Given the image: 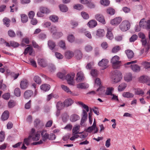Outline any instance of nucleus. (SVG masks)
I'll list each match as a JSON object with an SVG mask.
<instances>
[{"label": "nucleus", "instance_id": "680f3d73", "mask_svg": "<svg viewBox=\"0 0 150 150\" xmlns=\"http://www.w3.org/2000/svg\"><path fill=\"white\" fill-rule=\"evenodd\" d=\"M84 49L86 52H89L92 50L93 47L91 46L88 45L85 46Z\"/></svg>", "mask_w": 150, "mask_h": 150}, {"label": "nucleus", "instance_id": "7c9ffc66", "mask_svg": "<svg viewBox=\"0 0 150 150\" xmlns=\"http://www.w3.org/2000/svg\"><path fill=\"white\" fill-rule=\"evenodd\" d=\"M28 46H29L25 49L24 54H26L29 53V54L31 55L33 52V48L31 46H29V45Z\"/></svg>", "mask_w": 150, "mask_h": 150}, {"label": "nucleus", "instance_id": "412c9836", "mask_svg": "<svg viewBox=\"0 0 150 150\" xmlns=\"http://www.w3.org/2000/svg\"><path fill=\"white\" fill-rule=\"evenodd\" d=\"M125 80L129 82L131 81L132 79V76L131 73H129L126 74L124 76Z\"/></svg>", "mask_w": 150, "mask_h": 150}, {"label": "nucleus", "instance_id": "a19ab883", "mask_svg": "<svg viewBox=\"0 0 150 150\" xmlns=\"http://www.w3.org/2000/svg\"><path fill=\"white\" fill-rule=\"evenodd\" d=\"M114 88L112 87L107 88L106 91V94L107 95H112V92L113 91Z\"/></svg>", "mask_w": 150, "mask_h": 150}, {"label": "nucleus", "instance_id": "a878e982", "mask_svg": "<svg viewBox=\"0 0 150 150\" xmlns=\"http://www.w3.org/2000/svg\"><path fill=\"white\" fill-rule=\"evenodd\" d=\"M33 92L32 91L28 90L25 91L24 93V97L27 99L30 98L33 95Z\"/></svg>", "mask_w": 150, "mask_h": 150}, {"label": "nucleus", "instance_id": "473e14b6", "mask_svg": "<svg viewBox=\"0 0 150 150\" xmlns=\"http://www.w3.org/2000/svg\"><path fill=\"white\" fill-rule=\"evenodd\" d=\"M40 89L45 91H48L50 88V86L47 84H43L40 87Z\"/></svg>", "mask_w": 150, "mask_h": 150}, {"label": "nucleus", "instance_id": "bf43d9fd", "mask_svg": "<svg viewBox=\"0 0 150 150\" xmlns=\"http://www.w3.org/2000/svg\"><path fill=\"white\" fill-rule=\"evenodd\" d=\"M135 94L137 95H144V92L140 89L139 88L135 90Z\"/></svg>", "mask_w": 150, "mask_h": 150}, {"label": "nucleus", "instance_id": "f257e3e1", "mask_svg": "<svg viewBox=\"0 0 150 150\" xmlns=\"http://www.w3.org/2000/svg\"><path fill=\"white\" fill-rule=\"evenodd\" d=\"M120 57L117 55L113 57L111 60L112 67L114 69H118L121 65V62L120 61Z\"/></svg>", "mask_w": 150, "mask_h": 150}, {"label": "nucleus", "instance_id": "f03ea898", "mask_svg": "<svg viewBox=\"0 0 150 150\" xmlns=\"http://www.w3.org/2000/svg\"><path fill=\"white\" fill-rule=\"evenodd\" d=\"M111 76L112 81L115 83H117L120 81L122 79L121 73L117 70H115L112 72Z\"/></svg>", "mask_w": 150, "mask_h": 150}, {"label": "nucleus", "instance_id": "49530a36", "mask_svg": "<svg viewBox=\"0 0 150 150\" xmlns=\"http://www.w3.org/2000/svg\"><path fill=\"white\" fill-rule=\"evenodd\" d=\"M107 13L111 15H114L115 13V10L111 8H108L106 10Z\"/></svg>", "mask_w": 150, "mask_h": 150}, {"label": "nucleus", "instance_id": "09e8293b", "mask_svg": "<svg viewBox=\"0 0 150 150\" xmlns=\"http://www.w3.org/2000/svg\"><path fill=\"white\" fill-rule=\"evenodd\" d=\"M98 71L96 69H92L91 71V74L93 77H96L98 75Z\"/></svg>", "mask_w": 150, "mask_h": 150}, {"label": "nucleus", "instance_id": "c9c22d12", "mask_svg": "<svg viewBox=\"0 0 150 150\" xmlns=\"http://www.w3.org/2000/svg\"><path fill=\"white\" fill-rule=\"evenodd\" d=\"M40 10L44 14H48L50 13V10L47 8L45 7H41L40 8Z\"/></svg>", "mask_w": 150, "mask_h": 150}, {"label": "nucleus", "instance_id": "dca6fc26", "mask_svg": "<svg viewBox=\"0 0 150 150\" xmlns=\"http://www.w3.org/2000/svg\"><path fill=\"white\" fill-rule=\"evenodd\" d=\"M79 32L84 33L85 35L89 39L92 38V36L90 33L88 31H86V30L83 28L80 29L79 30Z\"/></svg>", "mask_w": 150, "mask_h": 150}, {"label": "nucleus", "instance_id": "ea45409f", "mask_svg": "<svg viewBox=\"0 0 150 150\" xmlns=\"http://www.w3.org/2000/svg\"><path fill=\"white\" fill-rule=\"evenodd\" d=\"M122 96L125 98H132L134 96V95L132 93L129 92H124L122 94Z\"/></svg>", "mask_w": 150, "mask_h": 150}, {"label": "nucleus", "instance_id": "2f4dec72", "mask_svg": "<svg viewBox=\"0 0 150 150\" xmlns=\"http://www.w3.org/2000/svg\"><path fill=\"white\" fill-rule=\"evenodd\" d=\"M96 126V123L95 119H94V121L92 126L89 127L86 129V132H91L93 130H95V126Z\"/></svg>", "mask_w": 150, "mask_h": 150}, {"label": "nucleus", "instance_id": "603ef678", "mask_svg": "<svg viewBox=\"0 0 150 150\" xmlns=\"http://www.w3.org/2000/svg\"><path fill=\"white\" fill-rule=\"evenodd\" d=\"M121 50V47L118 46L113 47L112 50V52L113 53H116Z\"/></svg>", "mask_w": 150, "mask_h": 150}, {"label": "nucleus", "instance_id": "58836bf2", "mask_svg": "<svg viewBox=\"0 0 150 150\" xmlns=\"http://www.w3.org/2000/svg\"><path fill=\"white\" fill-rule=\"evenodd\" d=\"M50 19L53 22H57L58 21V17L56 15H52L49 17Z\"/></svg>", "mask_w": 150, "mask_h": 150}, {"label": "nucleus", "instance_id": "a18cd8bd", "mask_svg": "<svg viewBox=\"0 0 150 150\" xmlns=\"http://www.w3.org/2000/svg\"><path fill=\"white\" fill-rule=\"evenodd\" d=\"M22 22L24 23L27 22L28 21V17L26 15L22 14L21 15Z\"/></svg>", "mask_w": 150, "mask_h": 150}, {"label": "nucleus", "instance_id": "774afa93", "mask_svg": "<svg viewBox=\"0 0 150 150\" xmlns=\"http://www.w3.org/2000/svg\"><path fill=\"white\" fill-rule=\"evenodd\" d=\"M138 36L136 35H133L130 38L129 41L130 42H133L137 38Z\"/></svg>", "mask_w": 150, "mask_h": 150}, {"label": "nucleus", "instance_id": "a211bd4d", "mask_svg": "<svg viewBox=\"0 0 150 150\" xmlns=\"http://www.w3.org/2000/svg\"><path fill=\"white\" fill-rule=\"evenodd\" d=\"M80 126L79 125H77L74 127L72 130L73 135H75L78 134H81L83 132H79V129Z\"/></svg>", "mask_w": 150, "mask_h": 150}, {"label": "nucleus", "instance_id": "ddd939ff", "mask_svg": "<svg viewBox=\"0 0 150 150\" xmlns=\"http://www.w3.org/2000/svg\"><path fill=\"white\" fill-rule=\"evenodd\" d=\"M82 111V117L81 122V125H83L86 121L88 117L87 113L86 111L83 110Z\"/></svg>", "mask_w": 150, "mask_h": 150}, {"label": "nucleus", "instance_id": "423d86ee", "mask_svg": "<svg viewBox=\"0 0 150 150\" xmlns=\"http://www.w3.org/2000/svg\"><path fill=\"white\" fill-rule=\"evenodd\" d=\"M41 134L42 140H41L38 142H33L32 143L33 145H35L42 144L43 143V141H45L47 139H49V134L47 133L46 131H42L41 132Z\"/></svg>", "mask_w": 150, "mask_h": 150}, {"label": "nucleus", "instance_id": "20e7f679", "mask_svg": "<svg viewBox=\"0 0 150 150\" xmlns=\"http://www.w3.org/2000/svg\"><path fill=\"white\" fill-rule=\"evenodd\" d=\"M130 24L127 20L123 21L119 25V28L122 31H126L130 28Z\"/></svg>", "mask_w": 150, "mask_h": 150}, {"label": "nucleus", "instance_id": "338daca9", "mask_svg": "<svg viewBox=\"0 0 150 150\" xmlns=\"http://www.w3.org/2000/svg\"><path fill=\"white\" fill-rule=\"evenodd\" d=\"M10 45L13 47H18L19 44L18 43L13 41H11L10 42Z\"/></svg>", "mask_w": 150, "mask_h": 150}, {"label": "nucleus", "instance_id": "9d476101", "mask_svg": "<svg viewBox=\"0 0 150 150\" xmlns=\"http://www.w3.org/2000/svg\"><path fill=\"white\" fill-rule=\"evenodd\" d=\"M108 61L105 59H103L98 63L99 66L102 67L103 69H105L108 67Z\"/></svg>", "mask_w": 150, "mask_h": 150}, {"label": "nucleus", "instance_id": "6e6552de", "mask_svg": "<svg viewBox=\"0 0 150 150\" xmlns=\"http://www.w3.org/2000/svg\"><path fill=\"white\" fill-rule=\"evenodd\" d=\"M75 76L74 73L72 74L71 75L68 74L66 76L65 78L67 81L68 84L71 85H74V83L73 81V79Z\"/></svg>", "mask_w": 150, "mask_h": 150}, {"label": "nucleus", "instance_id": "b1692460", "mask_svg": "<svg viewBox=\"0 0 150 150\" xmlns=\"http://www.w3.org/2000/svg\"><path fill=\"white\" fill-rule=\"evenodd\" d=\"M9 116V112L8 110H6L2 114L1 119L2 120L4 121L7 120Z\"/></svg>", "mask_w": 150, "mask_h": 150}, {"label": "nucleus", "instance_id": "864d4df0", "mask_svg": "<svg viewBox=\"0 0 150 150\" xmlns=\"http://www.w3.org/2000/svg\"><path fill=\"white\" fill-rule=\"evenodd\" d=\"M50 31L53 35H54L57 32V29L55 26H52L51 27Z\"/></svg>", "mask_w": 150, "mask_h": 150}, {"label": "nucleus", "instance_id": "052dcab7", "mask_svg": "<svg viewBox=\"0 0 150 150\" xmlns=\"http://www.w3.org/2000/svg\"><path fill=\"white\" fill-rule=\"evenodd\" d=\"M51 23L49 21L45 22L42 24V26L44 28H48L51 25Z\"/></svg>", "mask_w": 150, "mask_h": 150}, {"label": "nucleus", "instance_id": "c756f323", "mask_svg": "<svg viewBox=\"0 0 150 150\" xmlns=\"http://www.w3.org/2000/svg\"><path fill=\"white\" fill-rule=\"evenodd\" d=\"M28 82L26 79L22 81L21 83V88L24 89L26 88L28 86Z\"/></svg>", "mask_w": 150, "mask_h": 150}, {"label": "nucleus", "instance_id": "37998d69", "mask_svg": "<svg viewBox=\"0 0 150 150\" xmlns=\"http://www.w3.org/2000/svg\"><path fill=\"white\" fill-rule=\"evenodd\" d=\"M126 84L123 83L121 84L118 87V89L119 91H123L126 87Z\"/></svg>", "mask_w": 150, "mask_h": 150}, {"label": "nucleus", "instance_id": "393cba45", "mask_svg": "<svg viewBox=\"0 0 150 150\" xmlns=\"http://www.w3.org/2000/svg\"><path fill=\"white\" fill-rule=\"evenodd\" d=\"M73 101L71 99L68 98L64 101V104L66 107L71 105L73 103Z\"/></svg>", "mask_w": 150, "mask_h": 150}, {"label": "nucleus", "instance_id": "2eb2a0df", "mask_svg": "<svg viewBox=\"0 0 150 150\" xmlns=\"http://www.w3.org/2000/svg\"><path fill=\"white\" fill-rule=\"evenodd\" d=\"M125 52L128 59H132L134 57V53L131 50H126L125 51Z\"/></svg>", "mask_w": 150, "mask_h": 150}, {"label": "nucleus", "instance_id": "8fccbe9b", "mask_svg": "<svg viewBox=\"0 0 150 150\" xmlns=\"http://www.w3.org/2000/svg\"><path fill=\"white\" fill-rule=\"evenodd\" d=\"M33 80L37 83L40 84L41 83V80L40 78L38 76H35L34 77Z\"/></svg>", "mask_w": 150, "mask_h": 150}, {"label": "nucleus", "instance_id": "6e6d98bb", "mask_svg": "<svg viewBox=\"0 0 150 150\" xmlns=\"http://www.w3.org/2000/svg\"><path fill=\"white\" fill-rule=\"evenodd\" d=\"M100 4L104 6L108 5L110 3L109 1L107 0H101L100 1Z\"/></svg>", "mask_w": 150, "mask_h": 150}, {"label": "nucleus", "instance_id": "5701e85b", "mask_svg": "<svg viewBox=\"0 0 150 150\" xmlns=\"http://www.w3.org/2000/svg\"><path fill=\"white\" fill-rule=\"evenodd\" d=\"M74 56V53L70 51H67L65 53V56L67 59H70Z\"/></svg>", "mask_w": 150, "mask_h": 150}, {"label": "nucleus", "instance_id": "c85d7f7f", "mask_svg": "<svg viewBox=\"0 0 150 150\" xmlns=\"http://www.w3.org/2000/svg\"><path fill=\"white\" fill-rule=\"evenodd\" d=\"M97 25L96 21L94 20H90L88 23V25L91 28L95 27Z\"/></svg>", "mask_w": 150, "mask_h": 150}, {"label": "nucleus", "instance_id": "13d9d810", "mask_svg": "<svg viewBox=\"0 0 150 150\" xmlns=\"http://www.w3.org/2000/svg\"><path fill=\"white\" fill-rule=\"evenodd\" d=\"M69 117V116L67 113H64L62 115V119L63 121L64 122H66Z\"/></svg>", "mask_w": 150, "mask_h": 150}, {"label": "nucleus", "instance_id": "4be33fe9", "mask_svg": "<svg viewBox=\"0 0 150 150\" xmlns=\"http://www.w3.org/2000/svg\"><path fill=\"white\" fill-rule=\"evenodd\" d=\"M111 29L108 28L107 33L106 35L107 38L110 40H112L114 38L113 35L111 32Z\"/></svg>", "mask_w": 150, "mask_h": 150}, {"label": "nucleus", "instance_id": "7ed1b4c3", "mask_svg": "<svg viewBox=\"0 0 150 150\" xmlns=\"http://www.w3.org/2000/svg\"><path fill=\"white\" fill-rule=\"evenodd\" d=\"M137 62L136 60L131 61L125 64V65L126 67H130L132 70L134 72H139L140 70L139 66L137 64H132Z\"/></svg>", "mask_w": 150, "mask_h": 150}, {"label": "nucleus", "instance_id": "39448f33", "mask_svg": "<svg viewBox=\"0 0 150 150\" xmlns=\"http://www.w3.org/2000/svg\"><path fill=\"white\" fill-rule=\"evenodd\" d=\"M145 19L143 18L139 22V25L142 28L147 30L150 29V19L144 21Z\"/></svg>", "mask_w": 150, "mask_h": 150}, {"label": "nucleus", "instance_id": "69168bd1", "mask_svg": "<svg viewBox=\"0 0 150 150\" xmlns=\"http://www.w3.org/2000/svg\"><path fill=\"white\" fill-rule=\"evenodd\" d=\"M59 45L60 47H61L64 50L66 49L65 44L64 42V41H60L59 43Z\"/></svg>", "mask_w": 150, "mask_h": 150}, {"label": "nucleus", "instance_id": "79ce46f5", "mask_svg": "<svg viewBox=\"0 0 150 150\" xmlns=\"http://www.w3.org/2000/svg\"><path fill=\"white\" fill-rule=\"evenodd\" d=\"M59 7L60 11L62 12H66L68 10V8L66 5L61 4L59 5Z\"/></svg>", "mask_w": 150, "mask_h": 150}, {"label": "nucleus", "instance_id": "aec40b11", "mask_svg": "<svg viewBox=\"0 0 150 150\" xmlns=\"http://www.w3.org/2000/svg\"><path fill=\"white\" fill-rule=\"evenodd\" d=\"M88 85L86 83H81L76 85L77 88L81 89H86L88 87Z\"/></svg>", "mask_w": 150, "mask_h": 150}, {"label": "nucleus", "instance_id": "4468645a", "mask_svg": "<svg viewBox=\"0 0 150 150\" xmlns=\"http://www.w3.org/2000/svg\"><path fill=\"white\" fill-rule=\"evenodd\" d=\"M61 87L67 93L73 96L76 95L74 94L73 92L71 91L70 90L69 88L67 86L64 85H61Z\"/></svg>", "mask_w": 150, "mask_h": 150}, {"label": "nucleus", "instance_id": "72a5a7b5", "mask_svg": "<svg viewBox=\"0 0 150 150\" xmlns=\"http://www.w3.org/2000/svg\"><path fill=\"white\" fill-rule=\"evenodd\" d=\"M149 79V77L147 76H143L139 78L140 81L142 83H146L148 80Z\"/></svg>", "mask_w": 150, "mask_h": 150}, {"label": "nucleus", "instance_id": "3c124183", "mask_svg": "<svg viewBox=\"0 0 150 150\" xmlns=\"http://www.w3.org/2000/svg\"><path fill=\"white\" fill-rule=\"evenodd\" d=\"M8 107L10 108L14 107L16 105V102L13 100H10L8 103Z\"/></svg>", "mask_w": 150, "mask_h": 150}, {"label": "nucleus", "instance_id": "f3484780", "mask_svg": "<svg viewBox=\"0 0 150 150\" xmlns=\"http://www.w3.org/2000/svg\"><path fill=\"white\" fill-rule=\"evenodd\" d=\"M74 53L76 59L80 60L82 58L83 54L80 50H76L75 51Z\"/></svg>", "mask_w": 150, "mask_h": 150}, {"label": "nucleus", "instance_id": "6ab92c4d", "mask_svg": "<svg viewBox=\"0 0 150 150\" xmlns=\"http://www.w3.org/2000/svg\"><path fill=\"white\" fill-rule=\"evenodd\" d=\"M80 119L79 116L76 114H73L70 117V120L71 121L74 122Z\"/></svg>", "mask_w": 150, "mask_h": 150}, {"label": "nucleus", "instance_id": "e2e57ef3", "mask_svg": "<svg viewBox=\"0 0 150 150\" xmlns=\"http://www.w3.org/2000/svg\"><path fill=\"white\" fill-rule=\"evenodd\" d=\"M74 8L79 10H81L83 8V6L81 4H77L74 6Z\"/></svg>", "mask_w": 150, "mask_h": 150}, {"label": "nucleus", "instance_id": "9b49d317", "mask_svg": "<svg viewBox=\"0 0 150 150\" xmlns=\"http://www.w3.org/2000/svg\"><path fill=\"white\" fill-rule=\"evenodd\" d=\"M122 19L120 17H117L111 20L110 24L113 25H117L121 22Z\"/></svg>", "mask_w": 150, "mask_h": 150}, {"label": "nucleus", "instance_id": "e433bc0d", "mask_svg": "<svg viewBox=\"0 0 150 150\" xmlns=\"http://www.w3.org/2000/svg\"><path fill=\"white\" fill-rule=\"evenodd\" d=\"M48 45L50 48L52 50H53L55 47L56 44L53 41L50 40L48 42Z\"/></svg>", "mask_w": 150, "mask_h": 150}, {"label": "nucleus", "instance_id": "0e129e2a", "mask_svg": "<svg viewBox=\"0 0 150 150\" xmlns=\"http://www.w3.org/2000/svg\"><path fill=\"white\" fill-rule=\"evenodd\" d=\"M81 15L82 16L84 19H87L89 18L88 14L85 12H81Z\"/></svg>", "mask_w": 150, "mask_h": 150}, {"label": "nucleus", "instance_id": "1a4fd4ad", "mask_svg": "<svg viewBox=\"0 0 150 150\" xmlns=\"http://www.w3.org/2000/svg\"><path fill=\"white\" fill-rule=\"evenodd\" d=\"M85 78L84 74L81 71H80L77 73L76 80L78 82L83 81Z\"/></svg>", "mask_w": 150, "mask_h": 150}, {"label": "nucleus", "instance_id": "de8ad7c7", "mask_svg": "<svg viewBox=\"0 0 150 150\" xmlns=\"http://www.w3.org/2000/svg\"><path fill=\"white\" fill-rule=\"evenodd\" d=\"M3 21L4 24L7 27L9 26L10 21L8 18H4L3 19Z\"/></svg>", "mask_w": 150, "mask_h": 150}, {"label": "nucleus", "instance_id": "f704fd0d", "mask_svg": "<svg viewBox=\"0 0 150 150\" xmlns=\"http://www.w3.org/2000/svg\"><path fill=\"white\" fill-rule=\"evenodd\" d=\"M57 108L58 110H61L64 109L65 107L64 104L61 101L58 102L56 104Z\"/></svg>", "mask_w": 150, "mask_h": 150}, {"label": "nucleus", "instance_id": "4c0bfd02", "mask_svg": "<svg viewBox=\"0 0 150 150\" xmlns=\"http://www.w3.org/2000/svg\"><path fill=\"white\" fill-rule=\"evenodd\" d=\"M142 66L146 69L150 68V62L146 61L142 62L141 63Z\"/></svg>", "mask_w": 150, "mask_h": 150}, {"label": "nucleus", "instance_id": "4d7b16f0", "mask_svg": "<svg viewBox=\"0 0 150 150\" xmlns=\"http://www.w3.org/2000/svg\"><path fill=\"white\" fill-rule=\"evenodd\" d=\"M67 39L69 42H72L74 40L75 38L73 35L70 34L68 36Z\"/></svg>", "mask_w": 150, "mask_h": 150}, {"label": "nucleus", "instance_id": "f8f14e48", "mask_svg": "<svg viewBox=\"0 0 150 150\" xmlns=\"http://www.w3.org/2000/svg\"><path fill=\"white\" fill-rule=\"evenodd\" d=\"M95 18L97 21L103 24L105 23V21L103 16L100 14H98L95 15Z\"/></svg>", "mask_w": 150, "mask_h": 150}, {"label": "nucleus", "instance_id": "cd10ccee", "mask_svg": "<svg viewBox=\"0 0 150 150\" xmlns=\"http://www.w3.org/2000/svg\"><path fill=\"white\" fill-rule=\"evenodd\" d=\"M38 63L40 66L42 67H45L47 66V64L46 61L43 59H38Z\"/></svg>", "mask_w": 150, "mask_h": 150}, {"label": "nucleus", "instance_id": "0eeeda50", "mask_svg": "<svg viewBox=\"0 0 150 150\" xmlns=\"http://www.w3.org/2000/svg\"><path fill=\"white\" fill-rule=\"evenodd\" d=\"M35 130L34 128L31 129L29 137L32 138L34 141H37L39 140L40 138V133L38 132L37 133H35Z\"/></svg>", "mask_w": 150, "mask_h": 150}, {"label": "nucleus", "instance_id": "c03bdc74", "mask_svg": "<svg viewBox=\"0 0 150 150\" xmlns=\"http://www.w3.org/2000/svg\"><path fill=\"white\" fill-rule=\"evenodd\" d=\"M141 41L142 43V45L144 46L146 48L147 50H148L149 48V45L147 43L146 39L145 38L143 39H142Z\"/></svg>", "mask_w": 150, "mask_h": 150}, {"label": "nucleus", "instance_id": "5fc2aeb1", "mask_svg": "<svg viewBox=\"0 0 150 150\" xmlns=\"http://www.w3.org/2000/svg\"><path fill=\"white\" fill-rule=\"evenodd\" d=\"M14 93L16 96L19 97L21 96V91L19 88H16L14 91Z\"/></svg>", "mask_w": 150, "mask_h": 150}, {"label": "nucleus", "instance_id": "bb28decb", "mask_svg": "<svg viewBox=\"0 0 150 150\" xmlns=\"http://www.w3.org/2000/svg\"><path fill=\"white\" fill-rule=\"evenodd\" d=\"M96 35L99 37L103 36L105 35V31L104 30L99 29L96 31Z\"/></svg>", "mask_w": 150, "mask_h": 150}]
</instances>
